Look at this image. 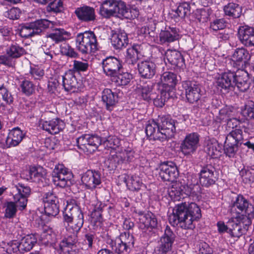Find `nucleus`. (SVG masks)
I'll return each instance as SVG.
<instances>
[{"instance_id": "4d7b16f0", "label": "nucleus", "mask_w": 254, "mask_h": 254, "mask_svg": "<svg viewBox=\"0 0 254 254\" xmlns=\"http://www.w3.org/2000/svg\"><path fill=\"white\" fill-rule=\"evenodd\" d=\"M121 153L123 155L122 157L124 158V160L127 162L133 161L136 155L132 144L126 146L124 151H122Z\"/></svg>"}, {"instance_id": "f257e3e1", "label": "nucleus", "mask_w": 254, "mask_h": 254, "mask_svg": "<svg viewBox=\"0 0 254 254\" xmlns=\"http://www.w3.org/2000/svg\"><path fill=\"white\" fill-rule=\"evenodd\" d=\"M201 217V210L196 203L185 202L175 206L169 220L174 226H179L184 229H193L195 227L193 222L197 221Z\"/></svg>"}, {"instance_id": "b1692460", "label": "nucleus", "mask_w": 254, "mask_h": 254, "mask_svg": "<svg viewBox=\"0 0 254 254\" xmlns=\"http://www.w3.org/2000/svg\"><path fill=\"white\" fill-rule=\"evenodd\" d=\"M238 37L241 43L247 47H254V27L241 26L238 29Z\"/></svg>"}, {"instance_id": "a878e982", "label": "nucleus", "mask_w": 254, "mask_h": 254, "mask_svg": "<svg viewBox=\"0 0 254 254\" xmlns=\"http://www.w3.org/2000/svg\"><path fill=\"white\" fill-rule=\"evenodd\" d=\"M58 78V82L61 80L65 91L73 93L78 89L77 79L71 71L68 70L64 75L59 76Z\"/></svg>"}, {"instance_id": "473e14b6", "label": "nucleus", "mask_w": 254, "mask_h": 254, "mask_svg": "<svg viewBox=\"0 0 254 254\" xmlns=\"http://www.w3.org/2000/svg\"><path fill=\"white\" fill-rule=\"evenodd\" d=\"M145 132L146 135L150 137V139L159 140L161 141L165 140L164 138H163V134L158 122H156L154 120L149 121L146 126Z\"/></svg>"}, {"instance_id": "2f4dec72", "label": "nucleus", "mask_w": 254, "mask_h": 254, "mask_svg": "<svg viewBox=\"0 0 254 254\" xmlns=\"http://www.w3.org/2000/svg\"><path fill=\"white\" fill-rule=\"evenodd\" d=\"M24 134L18 127H14L9 132L6 139L5 145L6 148L17 146L22 140Z\"/></svg>"}, {"instance_id": "423d86ee", "label": "nucleus", "mask_w": 254, "mask_h": 254, "mask_svg": "<svg viewBox=\"0 0 254 254\" xmlns=\"http://www.w3.org/2000/svg\"><path fill=\"white\" fill-rule=\"evenodd\" d=\"M65 222L71 224V227L74 232L78 233L84 223V215L77 206L67 204L63 212Z\"/></svg>"}, {"instance_id": "393cba45", "label": "nucleus", "mask_w": 254, "mask_h": 254, "mask_svg": "<svg viewBox=\"0 0 254 254\" xmlns=\"http://www.w3.org/2000/svg\"><path fill=\"white\" fill-rule=\"evenodd\" d=\"M104 73L112 78L120 72L122 65L119 60L114 57H108L102 62Z\"/></svg>"}, {"instance_id": "09e8293b", "label": "nucleus", "mask_w": 254, "mask_h": 254, "mask_svg": "<svg viewBox=\"0 0 254 254\" xmlns=\"http://www.w3.org/2000/svg\"><path fill=\"white\" fill-rule=\"evenodd\" d=\"M132 78V75L128 72H118L112 78V81L115 82L117 85L125 86L129 83Z\"/></svg>"}, {"instance_id": "f8f14e48", "label": "nucleus", "mask_w": 254, "mask_h": 254, "mask_svg": "<svg viewBox=\"0 0 254 254\" xmlns=\"http://www.w3.org/2000/svg\"><path fill=\"white\" fill-rule=\"evenodd\" d=\"M231 213L235 212L239 215L246 216L252 220L254 218V207L249 201L241 194L238 195L231 206Z\"/></svg>"}, {"instance_id": "052dcab7", "label": "nucleus", "mask_w": 254, "mask_h": 254, "mask_svg": "<svg viewBox=\"0 0 254 254\" xmlns=\"http://www.w3.org/2000/svg\"><path fill=\"white\" fill-rule=\"evenodd\" d=\"M44 211L45 214L49 216L55 217L59 213V203L45 204Z\"/></svg>"}, {"instance_id": "e2e57ef3", "label": "nucleus", "mask_w": 254, "mask_h": 254, "mask_svg": "<svg viewBox=\"0 0 254 254\" xmlns=\"http://www.w3.org/2000/svg\"><path fill=\"white\" fill-rule=\"evenodd\" d=\"M61 52L63 55L71 58H76L78 54L69 44H64L61 46Z\"/></svg>"}, {"instance_id": "f3484780", "label": "nucleus", "mask_w": 254, "mask_h": 254, "mask_svg": "<svg viewBox=\"0 0 254 254\" xmlns=\"http://www.w3.org/2000/svg\"><path fill=\"white\" fill-rule=\"evenodd\" d=\"M215 172V168L211 164H205L201 166V170L198 174L200 184L205 188H208L215 184L217 180Z\"/></svg>"}, {"instance_id": "a18cd8bd", "label": "nucleus", "mask_w": 254, "mask_h": 254, "mask_svg": "<svg viewBox=\"0 0 254 254\" xmlns=\"http://www.w3.org/2000/svg\"><path fill=\"white\" fill-rule=\"evenodd\" d=\"M19 210L18 204L16 201H8L5 203L4 217L12 219L16 215L17 210Z\"/></svg>"}, {"instance_id": "c03bdc74", "label": "nucleus", "mask_w": 254, "mask_h": 254, "mask_svg": "<svg viewBox=\"0 0 254 254\" xmlns=\"http://www.w3.org/2000/svg\"><path fill=\"white\" fill-rule=\"evenodd\" d=\"M250 58L249 51L244 48L237 49L232 56L233 61L239 64L240 63H246Z\"/></svg>"}, {"instance_id": "c9c22d12", "label": "nucleus", "mask_w": 254, "mask_h": 254, "mask_svg": "<svg viewBox=\"0 0 254 254\" xmlns=\"http://www.w3.org/2000/svg\"><path fill=\"white\" fill-rule=\"evenodd\" d=\"M152 84H147V85L141 87L140 88V94L142 99L147 101L153 100L154 104L156 106L162 107L163 106H160L156 104V101H157V100H159L158 101H160L161 99L163 98V97H161V92L160 91V95L156 96L155 94L151 92L152 89Z\"/></svg>"}, {"instance_id": "864d4df0", "label": "nucleus", "mask_w": 254, "mask_h": 254, "mask_svg": "<svg viewBox=\"0 0 254 254\" xmlns=\"http://www.w3.org/2000/svg\"><path fill=\"white\" fill-rule=\"evenodd\" d=\"M29 75L34 80H41L45 75V71L41 66L34 65L30 66Z\"/></svg>"}, {"instance_id": "ea45409f", "label": "nucleus", "mask_w": 254, "mask_h": 254, "mask_svg": "<svg viewBox=\"0 0 254 254\" xmlns=\"http://www.w3.org/2000/svg\"><path fill=\"white\" fill-rule=\"evenodd\" d=\"M140 46L139 45H133L132 47L127 49L126 61L128 64L133 65L137 63L138 54L140 53Z\"/></svg>"}, {"instance_id": "412c9836", "label": "nucleus", "mask_w": 254, "mask_h": 254, "mask_svg": "<svg viewBox=\"0 0 254 254\" xmlns=\"http://www.w3.org/2000/svg\"><path fill=\"white\" fill-rule=\"evenodd\" d=\"M81 182L88 189L100 188L102 183L101 174L98 171L88 170L82 175Z\"/></svg>"}, {"instance_id": "1a4fd4ad", "label": "nucleus", "mask_w": 254, "mask_h": 254, "mask_svg": "<svg viewBox=\"0 0 254 254\" xmlns=\"http://www.w3.org/2000/svg\"><path fill=\"white\" fill-rule=\"evenodd\" d=\"M27 52L22 47L16 43L8 46L5 50V54L0 55V64L8 67H13L15 60L26 55Z\"/></svg>"}, {"instance_id": "5701e85b", "label": "nucleus", "mask_w": 254, "mask_h": 254, "mask_svg": "<svg viewBox=\"0 0 254 254\" xmlns=\"http://www.w3.org/2000/svg\"><path fill=\"white\" fill-rule=\"evenodd\" d=\"M74 14L77 19L82 22H93L96 19L95 8L85 4L76 8Z\"/></svg>"}, {"instance_id": "4be33fe9", "label": "nucleus", "mask_w": 254, "mask_h": 254, "mask_svg": "<svg viewBox=\"0 0 254 254\" xmlns=\"http://www.w3.org/2000/svg\"><path fill=\"white\" fill-rule=\"evenodd\" d=\"M113 4V9L110 11L106 10L110 15H114L115 17L121 19L129 18L130 9L127 7V3L122 0H113L109 4Z\"/></svg>"}, {"instance_id": "6e6552de", "label": "nucleus", "mask_w": 254, "mask_h": 254, "mask_svg": "<svg viewBox=\"0 0 254 254\" xmlns=\"http://www.w3.org/2000/svg\"><path fill=\"white\" fill-rule=\"evenodd\" d=\"M53 25V22L47 19L37 20L22 26L19 34L22 37L25 38L40 35L47 28L52 27Z\"/></svg>"}, {"instance_id": "37998d69", "label": "nucleus", "mask_w": 254, "mask_h": 254, "mask_svg": "<svg viewBox=\"0 0 254 254\" xmlns=\"http://www.w3.org/2000/svg\"><path fill=\"white\" fill-rule=\"evenodd\" d=\"M77 234V233L76 232L73 233L66 238H64L59 245L61 250L64 251L66 248L72 249L74 247H76V245L78 242Z\"/></svg>"}, {"instance_id": "69168bd1", "label": "nucleus", "mask_w": 254, "mask_h": 254, "mask_svg": "<svg viewBox=\"0 0 254 254\" xmlns=\"http://www.w3.org/2000/svg\"><path fill=\"white\" fill-rule=\"evenodd\" d=\"M72 178H55L53 179V182L55 185L59 186L61 188H64L65 187H70L72 184Z\"/></svg>"}, {"instance_id": "8fccbe9b", "label": "nucleus", "mask_w": 254, "mask_h": 254, "mask_svg": "<svg viewBox=\"0 0 254 254\" xmlns=\"http://www.w3.org/2000/svg\"><path fill=\"white\" fill-rule=\"evenodd\" d=\"M89 64L87 61H80L74 60L73 61L72 67L68 71H71L73 74H80L81 72H86L88 70Z\"/></svg>"}, {"instance_id": "603ef678", "label": "nucleus", "mask_w": 254, "mask_h": 254, "mask_svg": "<svg viewBox=\"0 0 254 254\" xmlns=\"http://www.w3.org/2000/svg\"><path fill=\"white\" fill-rule=\"evenodd\" d=\"M41 238L42 243L47 246H52L57 241L55 234L51 230L43 232L41 235Z\"/></svg>"}, {"instance_id": "9b49d317", "label": "nucleus", "mask_w": 254, "mask_h": 254, "mask_svg": "<svg viewBox=\"0 0 254 254\" xmlns=\"http://www.w3.org/2000/svg\"><path fill=\"white\" fill-rule=\"evenodd\" d=\"M252 222V220L249 219L246 216L238 215L235 217V220L228 221L229 228L228 234L231 237L238 239L247 232Z\"/></svg>"}, {"instance_id": "49530a36", "label": "nucleus", "mask_w": 254, "mask_h": 254, "mask_svg": "<svg viewBox=\"0 0 254 254\" xmlns=\"http://www.w3.org/2000/svg\"><path fill=\"white\" fill-rule=\"evenodd\" d=\"M190 6L189 3L183 2L181 3L177 8L174 11L175 17H180L182 19L189 16L190 14Z\"/></svg>"}, {"instance_id": "13d9d810", "label": "nucleus", "mask_w": 254, "mask_h": 254, "mask_svg": "<svg viewBox=\"0 0 254 254\" xmlns=\"http://www.w3.org/2000/svg\"><path fill=\"white\" fill-rule=\"evenodd\" d=\"M242 113L244 117L254 120V102L251 100L248 101L245 103Z\"/></svg>"}, {"instance_id": "774afa93", "label": "nucleus", "mask_w": 254, "mask_h": 254, "mask_svg": "<svg viewBox=\"0 0 254 254\" xmlns=\"http://www.w3.org/2000/svg\"><path fill=\"white\" fill-rule=\"evenodd\" d=\"M96 235L94 232H87L84 236V242L88 246V249L93 248V242L95 241Z\"/></svg>"}, {"instance_id": "0eeeda50", "label": "nucleus", "mask_w": 254, "mask_h": 254, "mask_svg": "<svg viewBox=\"0 0 254 254\" xmlns=\"http://www.w3.org/2000/svg\"><path fill=\"white\" fill-rule=\"evenodd\" d=\"M243 131L240 129L231 130L226 137L224 153L229 158L236 157L239 147L243 143Z\"/></svg>"}, {"instance_id": "72a5a7b5", "label": "nucleus", "mask_w": 254, "mask_h": 254, "mask_svg": "<svg viewBox=\"0 0 254 254\" xmlns=\"http://www.w3.org/2000/svg\"><path fill=\"white\" fill-rule=\"evenodd\" d=\"M165 59L171 65L182 67L185 64V60L182 54L176 50H168L165 54Z\"/></svg>"}, {"instance_id": "9d476101", "label": "nucleus", "mask_w": 254, "mask_h": 254, "mask_svg": "<svg viewBox=\"0 0 254 254\" xmlns=\"http://www.w3.org/2000/svg\"><path fill=\"white\" fill-rule=\"evenodd\" d=\"M31 192L30 188L23 184L18 183L12 185L10 193L13 196V200L18 204L19 210L22 211L26 208L28 197Z\"/></svg>"}, {"instance_id": "680f3d73", "label": "nucleus", "mask_w": 254, "mask_h": 254, "mask_svg": "<svg viewBox=\"0 0 254 254\" xmlns=\"http://www.w3.org/2000/svg\"><path fill=\"white\" fill-rule=\"evenodd\" d=\"M44 205L45 204L59 203V199L53 191L46 192L43 197Z\"/></svg>"}, {"instance_id": "dca6fc26", "label": "nucleus", "mask_w": 254, "mask_h": 254, "mask_svg": "<svg viewBox=\"0 0 254 254\" xmlns=\"http://www.w3.org/2000/svg\"><path fill=\"white\" fill-rule=\"evenodd\" d=\"M199 135L191 132L186 135L181 144V150L185 155H191L196 152L199 144Z\"/></svg>"}, {"instance_id": "0e129e2a", "label": "nucleus", "mask_w": 254, "mask_h": 254, "mask_svg": "<svg viewBox=\"0 0 254 254\" xmlns=\"http://www.w3.org/2000/svg\"><path fill=\"white\" fill-rule=\"evenodd\" d=\"M103 141L108 147L113 149H116L120 144V139L115 135H110Z\"/></svg>"}, {"instance_id": "de8ad7c7", "label": "nucleus", "mask_w": 254, "mask_h": 254, "mask_svg": "<svg viewBox=\"0 0 254 254\" xmlns=\"http://www.w3.org/2000/svg\"><path fill=\"white\" fill-rule=\"evenodd\" d=\"M113 0H104L100 2L99 13L102 18L108 19L114 17V15H110L106 11L113 10V4H109Z\"/></svg>"}, {"instance_id": "ddd939ff", "label": "nucleus", "mask_w": 254, "mask_h": 254, "mask_svg": "<svg viewBox=\"0 0 254 254\" xmlns=\"http://www.w3.org/2000/svg\"><path fill=\"white\" fill-rule=\"evenodd\" d=\"M102 142L101 137L97 135L85 134L76 139L78 148L87 154L93 153Z\"/></svg>"}, {"instance_id": "6ab92c4d", "label": "nucleus", "mask_w": 254, "mask_h": 254, "mask_svg": "<svg viewBox=\"0 0 254 254\" xmlns=\"http://www.w3.org/2000/svg\"><path fill=\"white\" fill-rule=\"evenodd\" d=\"M179 176V171L172 162H164L160 166L159 176L163 181L174 182Z\"/></svg>"}, {"instance_id": "39448f33", "label": "nucleus", "mask_w": 254, "mask_h": 254, "mask_svg": "<svg viewBox=\"0 0 254 254\" xmlns=\"http://www.w3.org/2000/svg\"><path fill=\"white\" fill-rule=\"evenodd\" d=\"M161 83L162 88L160 89L162 99L160 101L157 100L156 104L163 106L165 103L171 97H172L175 93V86L178 80L177 74L170 71L164 72L161 76Z\"/></svg>"}, {"instance_id": "cd10ccee", "label": "nucleus", "mask_w": 254, "mask_h": 254, "mask_svg": "<svg viewBox=\"0 0 254 254\" xmlns=\"http://www.w3.org/2000/svg\"><path fill=\"white\" fill-rule=\"evenodd\" d=\"M112 32L111 42L113 47L117 50L126 48L128 44V39L125 31H112Z\"/></svg>"}, {"instance_id": "aec40b11", "label": "nucleus", "mask_w": 254, "mask_h": 254, "mask_svg": "<svg viewBox=\"0 0 254 254\" xmlns=\"http://www.w3.org/2000/svg\"><path fill=\"white\" fill-rule=\"evenodd\" d=\"M187 100L190 103L197 102L201 97L200 85L196 82L185 81L182 83Z\"/></svg>"}, {"instance_id": "2eb2a0df", "label": "nucleus", "mask_w": 254, "mask_h": 254, "mask_svg": "<svg viewBox=\"0 0 254 254\" xmlns=\"http://www.w3.org/2000/svg\"><path fill=\"white\" fill-rule=\"evenodd\" d=\"M157 122L165 140L173 136L177 128L179 129V123L169 115L159 116Z\"/></svg>"}, {"instance_id": "58836bf2", "label": "nucleus", "mask_w": 254, "mask_h": 254, "mask_svg": "<svg viewBox=\"0 0 254 254\" xmlns=\"http://www.w3.org/2000/svg\"><path fill=\"white\" fill-rule=\"evenodd\" d=\"M37 241L36 236L33 234L28 235L23 237L19 242L20 252L30 251L37 243Z\"/></svg>"}, {"instance_id": "7c9ffc66", "label": "nucleus", "mask_w": 254, "mask_h": 254, "mask_svg": "<svg viewBox=\"0 0 254 254\" xmlns=\"http://www.w3.org/2000/svg\"><path fill=\"white\" fill-rule=\"evenodd\" d=\"M180 38L179 30L176 27H166L159 34V40L161 44L173 42Z\"/></svg>"}, {"instance_id": "79ce46f5", "label": "nucleus", "mask_w": 254, "mask_h": 254, "mask_svg": "<svg viewBox=\"0 0 254 254\" xmlns=\"http://www.w3.org/2000/svg\"><path fill=\"white\" fill-rule=\"evenodd\" d=\"M70 36V33L64 29H56L47 37L51 38L56 43H59L68 39Z\"/></svg>"}, {"instance_id": "f03ea898", "label": "nucleus", "mask_w": 254, "mask_h": 254, "mask_svg": "<svg viewBox=\"0 0 254 254\" xmlns=\"http://www.w3.org/2000/svg\"><path fill=\"white\" fill-rule=\"evenodd\" d=\"M234 84L240 91L244 92L249 89L251 82L248 72L243 69H238L236 72L229 70L222 73L217 81L218 88L223 93L232 90Z\"/></svg>"}, {"instance_id": "4468645a", "label": "nucleus", "mask_w": 254, "mask_h": 254, "mask_svg": "<svg viewBox=\"0 0 254 254\" xmlns=\"http://www.w3.org/2000/svg\"><path fill=\"white\" fill-rule=\"evenodd\" d=\"M176 238V234L169 226H167L164 234L160 237L158 245L155 249V254H167L171 251Z\"/></svg>"}, {"instance_id": "338daca9", "label": "nucleus", "mask_w": 254, "mask_h": 254, "mask_svg": "<svg viewBox=\"0 0 254 254\" xmlns=\"http://www.w3.org/2000/svg\"><path fill=\"white\" fill-rule=\"evenodd\" d=\"M21 11L19 8L12 7L4 13V16L10 19H17L20 17Z\"/></svg>"}, {"instance_id": "c756f323", "label": "nucleus", "mask_w": 254, "mask_h": 254, "mask_svg": "<svg viewBox=\"0 0 254 254\" xmlns=\"http://www.w3.org/2000/svg\"><path fill=\"white\" fill-rule=\"evenodd\" d=\"M119 95L116 91L109 88L105 89L102 92V101L107 110L111 111L118 102Z\"/></svg>"}, {"instance_id": "5fc2aeb1", "label": "nucleus", "mask_w": 254, "mask_h": 254, "mask_svg": "<svg viewBox=\"0 0 254 254\" xmlns=\"http://www.w3.org/2000/svg\"><path fill=\"white\" fill-rule=\"evenodd\" d=\"M129 190L132 191H138L144 188V185L138 176H132L127 184Z\"/></svg>"}, {"instance_id": "bf43d9fd", "label": "nucleus", "mask_w": 254, "mask_h": 254, "mask_svg": "<svg viewBox=\"0 0 254 254\" xmlns=\"http://www.w3.org/2000/svg\"><path fill=\"white\" fill-rule=\"evenodd\" d=\"M226 21L224 18L216 19L210 23V29L214 31L223 30L226 27Z\"/></svg>"}, {"instance_id": "f704fd0d", "label": "nucleus", "mask_w": 254, "mask_h": 254, "mask_svg": "<svg viewBox=\"0 0 254 254\" xmlns=\"http://www.w3.org/2000/svg\"><path fill=\"white\" fill-rule=\"evenodd\" d=\"M138 219L139 227L141 229L155 228L158 225V221L155 215L151 212L140 214Z\"/></svg>"}, {"instance_id": "4c0bfd02", "label": "nucleus", "mask_w": 254, "mask_h": 254, "mask_svg": "<svg viewBox=\"0 0 254 254\" xmlns=\"http://www.w3.org/2000/svg\"><path fill=\"white\" fill-rule=\"evenodd\" d=\"M225 14L230 18L235 19L241 16L242 9L238 4L233 2H229L223 7Z\"/></svg>"}, {"instance_id": "3c124183", "label": "nucleus", "mask_w": 254, "mask_h": 254, "mask_svg": "<svg viewBox=\"0 0 254 254\" xmlns=\"http://www.w3.org/2000/svg\"><path fill=\"white\" fill-rule=\"evenodd\" d=\"M19 87L21 92L27 96L32 95L35 92V86L33 82L24 79L20 82Z\"/></svg>"}, {"instance_id": "6e6d98bb", "label": "nucleus", "mask_w": 254, "mask_h": 254, "mask_svg": "<svg viewBox=\"0 0 254 254\" xmlns=\"http://www.w3.org/2000/svg\"><path fill=\"white\" fill-rule=\"evenodd\" d=\"M243 181L246 184H250L254 182V169L251 168H244L240 172Z\"/></svg>"}, {"instance_id": "c85d7f7f", "label": "nucleus", "mask_w": 254, "mask_h": 254, "mask_svg": "<svg viewBox=\"0 0 254 254\" xmlns=\"http://www.w3.org/2000/svg\"><path fill=\"white\" fill-rule=\"evenodd\" d=\"M40 127L52 134L60 132L64 128V123L59 118L50 121H42L40 122Z\"/></svg>"}, {"instance_id": "a19ab883", "label": "nucleus", "mask_w": 254, "mask_h": 254, "mask_svg": "<svg viewBox=\"0 0 254 254\" xmlns=\"http://www.w3.org/2000/svg\"><path fill=\"white\" fill-rule=\"evenodd\" d=\"M29 180L37 182L44 178L46 175V170L42 166H31L28 171ZM29 180V179H27Z\"/></svg>"}, {"instance_id": "e433bc0d", "label": "nucleus", "mask_w": 254, "mask_h": 254, "mask_svg": "<svg viewBox=\"0 0 254 254\" xmlns=\"http://www.w3.org/2000/svg\"><path fill=\"white\" fill-rule=\"evenodd\" d=\"M222 146L215 139L207 141L206 151L213 158H217L221 156Z\"/></svg>"}, {"instance_id": "bb28decb", "label": "nucleus", "mask_w": 254, "mask_h": 254, "mask_svg": "<svg viewBox=\"0 0 254 254\" xmlns=\"http://www.w3.org/2000/svg\"><path fill=\"white\" fill-rule=\"evenodd\" d=\"M138 70L139 75L142 78L151 79L156 74V65L151 61H143L137 64Z\"/></svg>"}, {"instance_id": "a211bd4d", "label": "nucleus", "mask_w": 254, "mask_h": 254, "mask_svg": "<svg viewBox=\"0 0 254 254\" xmlns=\"http://www.w3.org/2000/svg\"><path fill=\"white\" fill-rule=\"evenodd\" d=\"M199 188L197 181L195 179L193 183H187V185H178V187L172 188L171 195H174L177 199H183L188 196H194L197 194Z\"/></svg>"}, {"instance_id": "7ed1b4c3", "label": "nucleus", "mask_w": 254, "mask_h": 254, "mask_svg": "<svg viewBox=\"0 0 254 254\" xmlns=\"http://www.w3.org/2000/svg\"><path fill=\"white\" fill-rule=\"evenodd\" d=\"M134 236L128 232L121 233L115 239L107 235L105 243L108 248L113 250L117 254H128L134 248Z\"/></svg>"}, {"instance_id": "20e7f679", "label": "nucleus", "mask_w": 254, "mask_h": 254, "mask_svg": "<svg viewBox=\"0 0 254 254\" xmlns=\"http://www.w3.org/2000/svg\"><path fill=\"white\" fill-rule=\"evenodd\" d=\"M76 49L82 54H89L98 50V43L95 33L87 31L78 33L75 38Z\"/></svg>"}]
</instances>
